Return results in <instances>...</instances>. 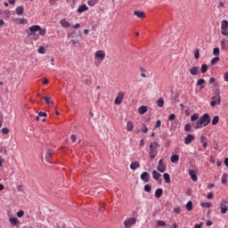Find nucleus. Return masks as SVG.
I'll return each instance as SVG.
<instances>
[{"label":"nucleus","instance_id":"obj_1","mask_svg":"<svg viewBox=\"0 0 228 228\" xmlns=\"http://www.w3.org/2000/svg\"><path fill=\"white\" fill-rule=\"evenodd\" d=\"M208 124H211V117L209 114L205 113L200 118V120L192 124V127L194 129H202V127H206Z\"/></svg>","mask_w":228,"mask_h":228},{"label":"nucleus","instance_id":"obj_2","mask_svg":"<svg viewBox=\"0 0 228 228\" xmlns=\"http://www.w3.org/2000/svg\"><path fill=\"white\" fill-rule=\"evenodd\" d=\"M158 147H159V143L158 142H151L150 144V158L151 159H154L158 154Z\"/></svg>","mask_w":228,"mask_h":228},{"label":"nucleus","instance_id":"obj_3","mask_svg":"<svg viewBox=\"0 0 228 228\" xmlns=\"http://www.w3.org/2000/svg\"><path fill=\"white\" fill-rule=\"evenodd\" d=\"M157 170L160 172V174H164V172H167V164H165V161L163 160V159H161L159 161Z\"/></svg>","mask_w":228,"mask_h":228},{"label":"nucleus","instance_id":"obj_4","mask_svg":"<svg viewBox=\"0 0 228 228\" xmlns=\"http://www.w3.org/2000/svg\"><path fill=\"white\" fill-rule=\"evenodd\" d=\"M38 29H40V25H34L29 27L28 29H27L28 37H31L32 35H35V32L38 31Z\"/></svg>","mask_w":228,"mask_h":228},{"label":"nucleus","instance_id":"obj_5","mask_svg":"<svg viewBox=\"0 0 228 228\" xmlns=\"http://www.w3.org/2000/svg\"><path fill=\"white\" fill-rule=\"evenodd\" d=\"M124 224H125V228H131L133 227V225H134V224H136V217L128 218L124 222Z\"/></svg>","mask_w":228,"mask_h":228},{"label":"nucleus","instance_id":"obj_6","mask_svg":"<svg viewBox=\"0 0 228 228\" xmlns=\"http://www.w3.org/2000/svg\"><path fill=\"white\" fill-rule=\"evenodd\" d=\"M221 215H225L228 211V201L223 200L220 202Z\"/></svg>","mask_w":228,"mask_h":228},{"label":"nucleus","instance_id":"obj_7","mask_svg":"<svg viewBox=\"0 0 228 228\" xmlns=\"http://www.w3.org/2000/svg\"><path fill=\"white\" fill-rule=\"evenodd\" d=\"M114 102L117 106L122 104L124 102V93H118Z\"/></svg>","mask_w":228,"mask_h":228},{"label":"nucleus","instance_id":"obj_8","mask_svg":"<svg viewBox=\"0 0 228 228\" xmlns=\"http://www.w3.org/2000/svg\"><path fill=\"white\" fill-rule=\"evenodd\" d=\"M220 102H222V98H220V96H214L212 97L210 106H212V108H215V106H216V104H220Z\"/></svg>","mask_w":228,"mask_h":228},{"label":"nucleus","instance_id":"obj_9","mask_svg":"<svg viewBox=\"0 0 228 228\" xmlns=\"http://www.w3.org/2000/svg\"><path fill=\"white\" fill-rule=\"evenodd\" d=\"M141 179L143 183H150L151 182V175L147 172H143L141 175Z\"/></svg>","mask_w":228,"mask_h":228},{"label":"nucleus","instance_id":"obj_10","mask_svg":"<svg viewBox=\"0 0 228 228\" xmlns=\"http://www.w3.org/2000/svg\"><path fill=\"white\" fill-rule=\"evenodd\" d=\"M189 175L191 176V181H193L194 183H197V181H199V178L197 177V171L193 169H189Z\"/></svg>","mask_w":228,"mask_h":228},{"label":"nucleus","instance_id":"obj_11","mask_svg":"<svg viewBox=\"0 0 228 228\" xmlns=\"http://www.w3.org/2000/svg\"><path fill=\"white\" fill-rule=\"evenodd\" d=\"M53 154L54 151L48 150V151L45 153V161H46V163H51V158H53Z\"/></svg>","mask_w":228,"mask_h":228},{"label":"nucleus","instance_id":"obj_12","mask_svg":"<svg viewBox=\"0 0 228 228\" xmlns=\"http://www.w3.org/2000/svg\"><path fill=\"white\" fill-rule=\"evenodd\" d=\"M193 140H195V135H193L191 134H187V136L184 138L185 145H190V143H191V142H193Z\"/></svg>","mask_w":228,"mask_h":228},{"label":"nucleus","instance_id":"obj_13","mask_svg":"<svg viewBox=\"0 0 228 228\" xmlns=\"http://www.w3.org/2000/svg\"><path fill=\"white\" fill-rule=\"evenodd\" d=\"M105 57L106 53L102 50H99L95 53V58H98L99 60H101V61H102Z\"/></svg>","mask_w":228,"mask_h":228},{"label":"nucleus","instance_id":"obj_14","mask_svg":"<svg viewBox=\"0 0 228 228\" xmlns=\"http://www.w3.org/2000/svg\"><path fill=\"white\" fill-rule=\"evenodd\" d=\"M148 110H149V108L147 106H141L138 108V113H139V115H145V113H147Z\"/></svg>","mask_w":228,"mask_h":228},{"label":"nucleus","instance_id":"obj_15","mask_svg":"<svg viewBox=\"0 0 228 228\" xmlns=\"http://www.w3.org/2000/svg\"><path fill=\"white\" fill-rule=\"evenodd\" d=\"M221 29H222V31H227V29H228V20H222Z\"/></svg>","mask_w":228,"mask_h":228},{"label":"nucleus","instance_id":"obj_16","mask_svg":"<svg viewBox=\"0 0 228 228\" xmlns=\"http://www.w3.org/2000/svg\"><path fill=\"white\" fill-rule=\"evenodd\" d=\"M87 10H88V6H86V4H82V5H80L79 7H78V9L77 10V12H78V13H83L84 12H87Z\"/></svg>","mask_w":228,"mask_h":228},{"label":"nucleus","instance_id":"obj_17","mask_svg":"<svg viewBox=\"0 0 228 228\" xmlns=\"http://www.w3.org/2000/svg\"><path fill=\"white\" fill-rule=\"evenodd\" d=\"M42 99L45 101V104H47V106H53L54 104V102L51 101V97L49 96H43Z\"/></svg>","mask_w":228,"mask_h":228},{"label":"nucleus","instance_id":"obj_18","mask_svg":"<svg viewBox=\"0 0 228 228\" xmlns=\"http://www.w3.org/2000/svg\"><path fill=\"white\" fill-rule=\"evenodd\" d=\"M134 15H136L139 19H145V12L142 11H134Z\"/></svg>","mask_w":228,"mask_h":228},{"label":"nucleus","instance_id":"obj_19","mask_svg":"<svg viewBox=\"0 0 228 228\" xmlns=\"http://www.w3.org/2000/svg\"><path fill=\"white\" fill-rule=\"evenodd\" d=\"M190 74L191 76H197L199 74V67H192L190 69Z\"/></svg>","mask_w":228,"mask_h":228},{"label":"nucleus","instance_id":"obj_20","mask_svg":"<svg viewBox=\"0 0 228 228\" xmlns=\"http://www.w3.org/2000/svg\"><path fill=\"white\" fill-rule=\"evenodd\" d=\"M134 129V124H133V121H127L126 123V130L131 132Z\"/></svg>","mask_w":228,"mask_h":228},{"label":"nucleus","instance_id":"obj_21","mask_svg":"<svg viewBox=\"0 0 228 228\" xmlns=\"http://www.w3.org/2000/svg\"><path fill=\"white\" fill-rule=\"evenodd\" d=\"M152 177H153V179H155V181H159V177H161V174H159L156 170H153L152 171Z\"/></svg>","mask_w":228,"mask_h":228},{"label":"nucleus","instance_id":"obj_22","mask_svg":"<svg viewBox=\"0 0 228 228\" xmlns=\"http://www.w3.org/2000/svg\"><path fill=\"white\" fill-rule=\"evenodd\" d=\"M131 170H136V168H140V162L134 161L130 165Z\"/></svg>","mask_w":228,"mask_h":228},{"label":"nucleus","instance_id":"obj_23","mask_svg":"<svg viewBox=\"0 0 228 228\" xmlns=\"http://www.w3.org/2000/svg\"><path fill=\"white\" fill-rule=\"evenodd\" d=\"M17 15H24V6L20 5L16 8Z\"/></svg>","mask_w":228,"mask_h":228},{"label":"nucleus","instance_id":"obj_24","mask_svg":"<svg viewBox=\"0 0 228 228\" xmlns=\"http://www.w3.org/2000/svg\"><path fill=\"white\" fill-rule=\"evenodd\" d=\"M221 47L224 51H228V40L221 41Z\"/></svg>","mask_w":228,"mask_h":228},{"label":"nucleus","instance_id":"obj_25","mask_svg":"<svg viewBox=\"0 0 228 228\" xmlns=\"http://www.w3.org/2000/svg\"><path fill=\"white\" fill-rule=\"evenodd\" d=\"M162 195H163V189H157L155 191L156 199H161Z\"/></svg>","mask_w":228,"mask_h":228},{"label":"nucleus","instance_id":"obj_26","mask_svg":"<svg viewBox=\"0 0 228 228\" xmlns=\"http://www.w3.org/2000/svg\"><path fill=\"white\" fill-rule=\"evenodd\" d=\"M61 24L62 28H70V24L69 21H67V20H61Z\"/></svg>","mask_w":228,"mask_h":228},{"label":"nucleus","instance_id":"obj_27","mask_svg":"<svg viewBox=\"0 0 228 228\" xmlns=\"http://www.w3.org/2000/svg\"><path fill=\"white\" fill-rule=\"evenodd\" d=\"M185 208L187 211H191V209H193V202L188 201Z\"/></svg>","mask_w":228,"mask_h":228},{"label":"nucleus","instance_id":"obj_28","mask_svg":"<svg viewBox=\"0 0 228 228\" xmlns=\"http://www.w3.org/2000/svg\"><path fill=\"white\" fill-rule=\"evenodd\" d=\"M157 105L159 108H163V106H165V100H163V98H159L157 102Z\"/></svg>","mask_w":228,"mask_h":228},{"label":"nucleus","instance_id":"obj_29","mask_svg":"<svg viewBox=\"0 0 228 228\" xmlns=\"http://www.w3.org/2000/svg\"><path fill=\"white\" fill-rule=\"evenodd\" d=\"M170 159L171 163H177V161H179V155H173Z\"/></svg>","mask_w":228,"mask_h":228},{"label":"nucleus","instance_id":"obj_30","mask_svg":"<svg viewBox=\"0 0 228 228\" xmlns=\"http://www.w3.org/2000/svg\"><path fill=\"white\" fill-rule=\"evenodd\" d=\"M164 179L167 184H170V175H168V173L164 174Z\"/></svg>","mask_w":228,"mask_h":228},{"label":"nucleus","instance_id":"obj_31","mask_svg":"<svg viewBox=\"0 0 228 228\" xmlns=\"http://www.w3.org/2000/svg\"><path fill=\"white\" fill-rule=\"evenodd\" d=\"M220 120V118L218 116H215L212 119V126H216Z\"/></svg>","mask_w":228,"mask_h":228},{"label":"nucleus","instance_id":"obj_32","mask_svg":"<svg viewBox=\"0 0 228 228\" xmlns=\"http://www.w3.org/2000/svg\"><path fill=\"white\" fill-rule=\"evenodd\" d=\"M151 191H152V186L151 184L144 185V191H147V193H151Z\"/></svg>","mask_w":228,"mask_h":228},{"label":"nucleus","instance_id":"obj_33","mask_svg":"<svg viewBox=\"0 0 228 228\" xmlns=\"http://www.w3.org/2000/svg\"><path fill=\"white\" fill-rule=\"evenodd\" d=\"M217 61H220V57L216 56V57H214L211 61H210V63L211 65H216V62Z\"/></svg>","mask_w":228,"mask_h":228},{"label":"nucleus","instance_id":"obj_34","mask_svg":"<svg viewBox=\"0 0 228 228\" xmlns=\"http://www.w3.org/2000/svg\"><path fill=\"white\" fill-rule=\"evenodd\" d=\"M97 3H99V0H88L87 4L89 6H95Z\"/></svg>","mask_w":228,"mask_h":228},{"label":"nucleus","instance_id":"obj_35","mask_svg":"<svg viewBox=\"0 0 228 228\" xmlns=\"http://www.w3.org/2000/svg\"><path fill=\"white\" fill-rule=\"evenodd\" d=\"M208 72V64L201 65V74H206Z\"/></svg>","mask_w":228,"mask_h":228},{"label":"nucleus","instance_id":"obj_36","mask_svg":"<svg viewBox=\"0 0 228 228\" xmlns=\"http://www.w3.org/2000/svg\"><path fill=\"white\" fill-rule=\"evenodd\" d=\"M201 208H207L208 209H209V208H211L212 204L209 202H203L200 203Z\"/></svg>","mask_w":228,"mask_h":228},{"label":"nucleus","instance_id":"obj_37","mask_svg":"<svg viewBox=\"0 0 228 228\" xmlns=\"http://www.w3.org/2000/svg\"><path fill=\"white\" fill-rule=\"evenodd\" d=\"M184 131L185 133H190V131H191V125H190V123L184 126Z\"/></svg>","mask_w":228,"mask_h":228},{"label":"nucleus","instance_id":"obj_38","mask_svg":"<svg viewBox=\"0 0 228 228\" xmlns=\"http://www.w3.org/2000/svg\"><path fill=\"white\" fill-rule=\"evenodd\" d=\"M9 220L12 225H17V222H19V219L16 217H11Z\"/></svg>","mask_w":228,"mask_h":228},{"label":"nucleus","instance_id":"obj_39","mask_svg":"<svg viewBox=\"0 0 228 228\" xmlns=\"http://www.w3.org/2000/svg\"><path fill=\"white\" fill-rule=\"evenodd\" d=\"M204 83H206V79H204V78H200V79L197 81V86H202V85H204Z\"/></svg>","mask_w":228,"mask_h":228},{"label":"nucleus","instance_id":"obj_40","mask_svg":"<svg viewBox=\"0 0 228 228\" xmlns=\"http://www.w3.org/2000/svg\"><path fill=\"white\" fill-rule=\"evenodd\" d=\"M194 58L196 60H199V58H200V51L199 49H196L194 52Z\"/></svg>","mask_w":228,"mask_h":228},{"label":"nucleus","instance_id":"obj_41","mask_svg":"<svg viewBox=\"0 0 228 228\" xmlns=\"http://www.w3.org/2000/svg\"><path fill=\"white\" fill-rule=\"evenodd\" d=\"M196 120H199V114H193L192 116H191V122H196Z\"/></svg>","mask_w":228,"mask_h":228},{"label":"nucleus","instance_id":"obj_42","mask_svg":"<svg viewBox=\"0 0 228 228\" xmlns=\"http://www.w3.org/2000/svg\"><path fill=\"white\" fill-rule=\"evenodd\" d=\"M37 53H39V54H45V47L39 46Z\"/></svg>","mask_w":228,"mask_h":228},{"label":"nucleus","instance_id":"obj_43","mask_svg":"<svg viewBox=\"0 0 228 228\" xmlns=\"http://www.w3.org/2000/svg\"><path fill=\"white\" fill-rule=\"evenodd\" d=\"M38 31H39V35H41V37H45L47 30L45 28H42V27H40V29H38Z\"/></svg>","mask_w":228,"mask_h":228},{"label":"nucleus","instance_id":"obj_44","mask_svg":"<svg viewBox=\"0 0 228 228\" xmlns=\"http://www.w3.org/2000/svg\"><path fill=\"white\" fill-rule=\"evenodd\" d=\"M213 54L215 56H218L220 54V48H218V47L214 48Z\"/></svg>","mask_w":228,"mask_h":228},{"label":"nucleus","instance_id":"obj_45","mask_svg":"<svg viewBox=\"0 0 228 228\" xmlns=\"http://www.w3.org/2000/svg\"><path fill=\"white\" fill-rule=\"evenodd\" d=\"M164 225H167V223H165V221H157L158 227H164Z\"/></svg>","mask_w":228,"mask_h":228},{"label":"nucleus","instance_id":"obj_46","mask_svg":"<svg viewBox=\"0 0 228 228\" xmlns=\"http://www.w3.org/2000/svg\"><path fill=\"white\" fill-rule=\"evenodd\" d=\"M215 81H216V79L215 77H210L209 80H208V85H213L214 83V86H216V83H215Z\"/></svg>","mask_w":228,"mask_h":228},{"label":"nucleus","instance_id":"obj_47","mask_svg":"<svg viewBox=\"0 0 228 228\" xmlns=\"http://www.w3.org/2000/svg\"><path fill=\"white\" fill-rule=\"evenodd\" d=\"M161 127V120L158 119L155 124V129Z\"/></svg>","mask_w":228,"mask_h":228},{"label":"nucleus","instance_id":"obj_48","mask_svg":"<svg viewBox=\"0 0 228 228\" xmlns=\"http://www.w3.org/2000/svg\"><path fill=\"white\" fill-rule=\"evenodd\" d=\"M17 216L19 218H22V216H24V211L23 210H20L17 212Z\"/></svg>","mask_w":228,"mask_h":228},{"label":"nucleus","instance_id":"obj_49","mask_svg":"<svg viewBox=\"0 0 228 228\" xmlns=\"http://www.w3.org/2000/svg\"><path fill=\"white\" fill-rule=\"evenodd\" d=\"M141 76L142 77H147V75L145 74V69L141 68Z\"/></svg>","mask_w":228,"mask_h":228},{"label":"nucleus","instance_id":"obj_50","mask_svg":"<svg viewBox=\"0 0 228 228\" xmlns=\"http://www.w3.org/2000/svg\"><path fill=\"white\" fill-rule=\"evenodd\" d=\"M149 131V128H147V126H145V124L142 125V132L146 134L148 133Z\"/></svg>","mask_w":228,"mask_h":228},{"label":"nucleus","instance_id":"obj_51","mask_svg":"<svg viewBox=\"0 0 228 228\" xmlns=\"http://www.w3.org/2000/svg\"><path fill=\"white\" fill-rule=\"evenodd\" d=\"M2 133L3 134H8V133H10V129L4 127L2 128Z\"/></svg>","mask_w":228,"mask_h":228},{"label":"nucleus","instance_id":"obj_52","mask_svg":"<svg viewBox=\"0 0 228 228\" xmlns=\"http://www.w3.org/2000/svg\"><path fill=\"white\" fill-rule=\"evenodd\" d=\"M213 197H215V193H213V192H209L207 195V199H208V200H211V199H213Z\"/></svg>","mask_w":228,"mask_h":228},{"label":"nucleus","instance_id":"obj_53","mask_svg":"<svg viewBox=\"0 0 228 228\" xmlns=\"http://www.w3.org/2000/svg\"><path fill=\"white\" fill-rule=\"evenodd\" d=\"M99 211H101L102 213H104V211H106V206H105V205H102V206L99 208Z\"/></svg>","mask_w":228,"mask_h":228},{"label":"nucleus","instance_id":"obj_54","mask_svg":"<svg viewBox=\"0 0 228 228\" xmlns=\"http://www.w3.org/2000/svg\"><path fill=\"white\" fill-rule=\"evenodd\" d=\"M216 97H220V88L215 89Z\"/></svg>","mask_w":228,"mask_h":228},{"label":"nucleus","instance_id":"obj_55","mask_svg":"<svg viewBox=\"0 0 228 228\" xmlns=\"http://www.w3.org/2000/svg\"><path fill=\"white\" fill-rule=\"evenodd\" d=\"M168 120H175V114H170L168 116Z\"/></svg>","mask_w":228,"mask_h":228},{"label":"nucleus","instance_id":"obj_56","mask_svg":"<svg viewBox=\"0 0 228 228\" xmlns=\"http://www.w3.org/2000/svg\"><path fill=\"white\" fill-rule=\"evenodd\" d=\"M38 117H47V113L46 112H38Z\"/></svg>","mask_w":228,"mask_h":228},{"label":"nucleus","instance_id":"obj_57","mask_svg":"<svg viewBox=\"0 0 228 228\" xmlns=\"http://www.w3.org/2000/svg\"><path fill=\"white\" fill-rule=\"evenodd\" d=\"M221 183H222V184H227V178L222 176Z\"/></svg>","mask_w":228,"mask_h":228},{"label":"nucleus","instance_id":"obj_58","mask_svg":"<svg viewBox=\"0 0 228 228\" xmlns=\"http://www.w3.org/2000/svg\"><path fill=\"white\" fill-rule=\"evenodd\" d=\"M85 83H86V85L90 86V85H92V80H91L90 78H86V79L85 80Z\"/></svg>","mask_w":228,"mask_h":228},{"label":"nucleus","instance_id":"obj_59","mask_svg":"<svg viewBox=\"0 0 228 228\" xmlns=\"http://www.w3.org/2000/svg\"><path fill=\"white\" fill-rule=\"evenodd\" d=\"M221 33L224 37H228V30H222Z\"/></svg>","mask_w":228,"mask_h":228},{"label":"nucleus","instance_id":"obj_60","mask_svg":"<svg viewBox=\"0 0 228 228\" xmlns=\"http://www.w3.org/2000/svg\"><path fill=\"white\" fill-rule=\"evenodd\" d=\"M49 4H51V6H54V4H56V0H49Z\"/></svg>","mask_w":228,"mask_h":228},{"label":"nucleus","instance_id":"obj_61","mask_svg":"<svg viewBox=\"0 0 228 228\" xmlns=\"http://www.w3.org/2000/svg\"><path fill=\"white\" fill-rule=\"evenodd\" d=\"M70 138H71V141H72L73 142H76V139H77L76 134H71Z\"/></svg>","mask_w":228,"mask_h":228},{"label":"nucleus","instance_id":"obj_62","mask_svg":"<svg viewBox=\"0 0 228 228\" xmlns=\"http://www.w3.org/2000/svg\"><path fill=\"white\" fill-rule=\"evenodd\" d=\"M43 85H49V79L44 78Z\"/></svg>","mask_w":228,"mask_h":228},{"label":"nucleus","instance_id":"obj_63","mask_svg":"<svg viewBox=\"0 0 228 228\" xmlns=\"http://www.w3.org/2000/svg\"><path fill=\"white\" fill-rule=\"evenodd\" d=\"M224 81L228 82V71L226 73H224Z\"/></svg>","mask_w":228,"mask_h":228},{"label":"nucleus","instance_id":"obj_64","mask_svg":"<svg viewBox=\"0 0 228 228\" xmlns=\"http://www.w3.org/2000/svg\"><path fill=\"white\" fill-rule=\"evenodd\" d=\"M224 163L225 167H228V158H225V159H224Z\"/></svg>","mask_w":228,"mask_h":228}]
</instances>
